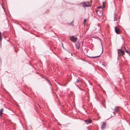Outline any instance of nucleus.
I'll return each mask as SVG.
<instances>
[{
    "label": "nucleus",
    "mask_w": 130,
    "mask_h": 130,
    "mask_svg": "<svg viewBox=\"0 0 130 130\" xmlns=\"http://www.w3.org/2000/svg\"><path fill=\"white\" fill-rule=\"evenodd\" d=\"M67 51L69 53L71 54V55L72 56H73V54L72 53L70 52L69 51Z\"/></svg>",
    "instance_id": "15"
},
{
    "label": "nucleus",
    "mask_w": 130,
    "mask_h": 130,
    "mask_svg": "<svg viewBox=\"0 0 130 130\" xmlns=\"http://www.w3.org/2000/svg\"><path fill=\"white\" fill-rule=\"evenodd\" d=\"M99 55L98 56H96L92 57H90L92 58H94L97 57H99Z\"/></svg>",
    "instance_id": "17"
},
{
    "label": "nucleus",
    "mask_w": 130,
    "mask_h": 130,
    "mask_svg": "<svg viewBox=\"0 0 130 130\" xmlns=\"http://www.w3.org/2000/svg\"><path fill=\"white\" fill-rule=\"evenodd\" d=\"M115 30L117 34H119L120 33V30L119 28L117 27H115Z\"/></svg>",
    "instance_id": "5"
},
{
    "label": "nucleus",
    "mask_w": 130,
    "mask_h": 130,
    "mask_svg": "<svg viewBox=\"0 0 130 130\" xmlns=\"http://www.w3.org/2000/svg\"><path fill=\"white\" fill-rule=\"evenodd\" d=\"M3 108L1 109L0 110V116L1 117L2 114L3 113Z\"/></svg>",
    "instance_id": "10"
},
{
    "label": "nucleus",
    "mask_w": 130,
    "mask_h": 130,
    "mask_svg": "<svg viewBox=\"0 0 130 130\" xmlns=\"http://www.w3.org/2000/svg\"><path fill=\"white\" fill-rule=\"evenodd\" d=\"M118 55L119 56L121 55H124L125 54L124 51L122 50H118Z\"/></svg>",
    "instance_id": "4"
},
{
    "label": "nucleus",
    "mask_w": 130,
    "mask_h": 130,
    "mask_svg": "<svg viewBox=\"0 0 130 130\" xmlns=\"http://www.w3.org/2000/svg\"><path fill=\"white\" fill-rule=\"evenodd\" d=\"M103 7L104 8H105V3H104V2H103Z\"/></svg>",
    "instance_id": "20"
},
{
    "label": "nucleus",
    "mask_w": 130,
    "mask_h": 130,
    "mask_svg": "<svg viewBox=\"0 0 130 130\" xmlns=\"http://www.w3.org/2000/svg\"><path fill=\"white\" fill-rule=\"evenodd\" d=\"M72 23H70V25H72Z\"/></svg>",
    "instance_id": "24"
},
{
    "label": "nucleus",
    "mask_w": 130,
    "mask_h": 130,
    "mask_svg": "<svg viewBox=\"0 0 130 130\" xmlns=\"http://www.w3.org/2000/svg\"><path fill=\"white\" fill-rule=\"evenodd\" d=\"M87 4H88L87 5H88L90 4V3L89 2H87Z\"/></svg>",
    "instance_id": "23"
},
{
    "label": "nucleus",
    "mask_w": 130,
    "mask_h": 130,
    "mask_svg": "<svg viewBox=\"0 0 130 130\" xmlns=\"http://www.w3.org/2000/svg\"><path fill=\"white\" fill-rule=\"evenodd\" d=\"M101 45H102V50H103V46H102V44Z\"/></svg>",
    "instance_id": "25"
},
{
    "label": "nucleus",
    "mask_w": 130,
    "mask_h": 130,
    "mask_svg": "<svg viewBox=\"0 0 130 130\" xmlns=\"http://www.w3.org/2000/svg\"><path fill=\"white\" fill-rule=\"evenodd\" d=\"M70 39L73 42H75L77 41V37H75L74 36H72L70 37Z\"/></svg>",
    "instance_id": "3"
},
{
    "label": "nucleus",
    "mask_w": 130,
    "mask_h": 130,
    "mask_svg": "<svg viewBox=\"0 0 130 130\" xmlns=\"http://www.w3.org/2000/svg\"><path fill=\"white\" fill-rule=\"evenodd\" d=\"M86 19H84V22H86Z\"/></svg>",
    "instance_id": "22"
},
{
    "label": "nucleus",
    "mask_w": 130,
    "mask_h": 130,
    "mask_svg": "<svg viewBox=\"0 0 130 130\" xmlns=\"http://www.w3.org/2000/svg\"><path fill=\"white\" fill-rule=\"evenodd\" d=\"M101 9L102 8V7L101 6H99L97 8V9Z\"/></svg>",
    "instance_id": "19"
},
{
    "label": "nucleus",
    "mask_w": 130,
    "mask_h": 130,
    "mask_svg": "<svg viewBox=\"0 0 130 130\" xmlns=\"http://www.w3.org/2000/svg\"><path fill=\"white\" fill-rule=\"evenodd\" d=\"M106 125V123H103L101 127L102 130H103L105 128Z\"/></svg>",
    "instance_id": "7"
},
{
    "label": "nucleus",
    "mask_w": 130,
    "mask_h": 130,
    "mask_svg": "<svg viewBox=\"0 0 130 130\" xmlns=\"http://www.w3.org/2000/svg\"><path fill=\"white\" fill-rule=\"evenodd\" d=\"M118 106H116L115 108V109L116 111L117 112H118Z\"/></svg>",
    "instance_id": "13"
},
{
    "label": "nucleus",
    "mask_w": 130,
    "mask_h": 130,
    "mask_svg": "<svg viewBox=\"0 0 130 130\" xmlns=\"http://www.w3.org/2000/svg\"><path fill=\"white\" fill-rule=\"evenodd\" d=\"M124 51L126 53L130 54V53H129V51L125 47H124Z\"/></svg>",
    "instance_id": "11"
},
{
    "label": "nucleus",
    "mask_w": 130,
    "mask_h": 130,
    "mask_svg": "<svg viewBox=\"0 0 130 130\" xmlns=\"http://www.w3.org/2000/svg\"><path fill=\"white\" fill-rule=\"evenodd\" d=\"M121 127H122V126H121Z\"/></svg>",
    "instance_id": "28"
},
{
    "label": "nucleus",
    "mask_w": 130,
    "mask_h": 130,
    "mask_svg": "<svg viewBox=\"0 0 130 130\" xmlns=\"http://www.w3.org/2000/svg\"><path fill=\"white\" fill-rule=\"evenodd\" d=\"M85 121L86 122H88L89 123H91L92 121L91 119H89L85 120Z\"/></svg>",
    "instance_id": "9"
},
{
    "label": "nucleus",
    "mask_w": 130,
    "mask_h": 130,
    "mask_svg": "<svg viewBox=\"0 0 130 130\" xmlns=\"http://www.w3.org/2000/svg\"><path fill=\"white\" fill-rule=\"evenodd\" d=\"M103 106L104 107H105L104 105L103 104Z\"/></svg>",
    "instance_id": "26"
},
{
    "label": "nucleus",
    "mask_w": 130,
    "mask_h": 130,
    "mask_svg": "<svg viewBox=\"0 0 130 130\" xmlns=\"http://www.w3.org/2000/svg\"><path fill=\"white\" fill-rule=\"evenodd\" d=\"M2 38H1V32L0 31V39H1Z\"/></svg>",
    "instance_id": "21"
},
{
    "label": "nucleus",
    "mask_w": 130,
    "mask_h": 130,
    "mask_svg": "<svg viewBox=\"0 0 130 130\" xmlns=\"http://www.w3.org/2000/svg\"><path fill=\"white\" fill-rule=\"evenodd\" d=\"M27 130H32L31 127V126H29L26 128Z\"/></svg>",
    "instance_id": "12"
},
{
    "label": "nucleus",
    "mask_w": 130,
    "mask_h": 130,
    "mask_svg": "<svg viewBox=\"0 0 130 130\" xmlns=\"http://www.w3.org/2000/svg\"><path fill=\"white\" fill-rule=\"evenodd\" d=\"M83 6L84 7H89L90 6L88 5H87L86 2H84V3H83Z\"/></svg>",
    "instance_id": "8"
},
{
    "label": "nucleus",
    "mask_w": 130,
    "mask_h": 130,
    "mask_svg": "<svg viewBox=\"0 0 130 130\" xmlns=\"http://www.w3.org/2000/svg\"><path fill=\"white\" fill-rule=\"evenodd\" d=\"M46 82H48V83L49 84H50V85L52 87V84L49 82V80L47 79H46Z\"/></svg>",
    "instance_id": "14"
},
{
    "label": "nucleus",
    "mask_w": 130,
    "mask_h": 130,
    "mask_svg": "<svg viewBox=\"0 0 130 130\" xmlns=\"http://www.w3.org/2000/svg\"><path fill=\"white\" fill-rule=\"evenodd\" d=\"M80 89V88L79 87H78Z\"/></svg>",
    "instance_id": "27"
},
{
    "label": "nucleus",
    "mask_w": 130,
    "mask_h": 130,
    "mask_svg": "<svg viewBox=\"0 0 130 130\" xmlns=\"http://www.w3.org/2000/svg\"><path fill=\"white\" fill-rule=\"evenodd\" d=\"M79 80L78 79H77L76 80V83H79Z\"/></svg>",
    "instance_id": "18"
},
{
    "label": "nucleus",
    "mask_w": 130,
    "mask_h": 130,
    "mask_svg": "<svg viewBox=\"0 0 130 130\" xmlns=\"http://www.w3.org/2000/svg\"><path fill=\"white\" fill-rule=\"evenodd\" d=\"M97 14L99 16H101L103 14L102 9H101V10H99L97 9L95 10Z\"/></svg>",
    "instance_id": "2"
},
{
    "label": "nucleus",
    "mask_w": 130,
    "mask_h": 130,
    "mask_svg": "<svg viewBox=\"0 0 130 130\" xmlns=\"http://www.w3.org/2000/svg\"><path fill=\"white\" fill-rule=\"evenodd\" d=\"M113 15V19L115 21H118L119 20L120 17L117 13H115Z\"/></svg>",
    "instance_id": "1"
},
{
    "label": "nucleus",
    "mask_w": 130,
    "mask_h": 130,
    "mask_svg": "<svg viewBox=\"0 0 130 130\" xmlns=\"http://www.w3.org/2000/svg\"><path fill=\"white\" fill-rule=\"evenodd\" d=\"M2 40L1 39H0V47H1L2 46Z\"/></svg>",
    "instance_id": "16"
},
{
    "label": "nucleus",
    "mask_w": 130,
    "mask_h": 130,
    "mask_svg": "<svg viewBox=\"0 0 130 130\" xmlns=\"http://www.w3.org/2000/svg\"><path fill=\"white\" fill-rule=\"evenodd\" d=\"M76 48L78 49H79L80 47V45L79 44V42H77L76 43V44L75 45Z\"/></svg>",
    "instance_id": "6"
}]
</instances>
